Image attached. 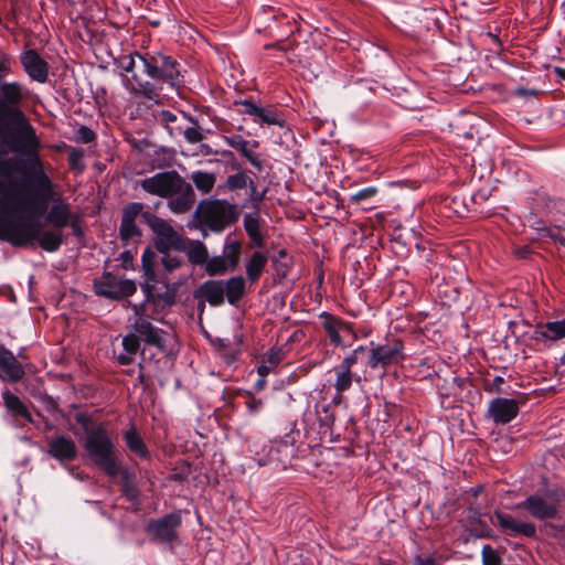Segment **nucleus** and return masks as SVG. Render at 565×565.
I'll use <instances>...</instances> for the list:
<instances>
[{"instance_id":"obj_26","label":"nucleus","mask_w":565,"mask_h":565,"mask_svg":"<svg viewBox=\"0 0 565 565\" xmlns=\"http://www.w3.org/2000/svg\"><path fill=\"white\" fill-rule=\"evenodd\" d=\"M73 215L71 205L58 199L50 207L45 221L54 228L63 231L71 223Z\"/></svg>"},{"instance_id":"obj_57","label":"nucleus","mask_w":565,"mask_h":565,"mask_svg":"<svg viewBox=\"0 0 565 565\" xmlns=\"http://www.w3.org/2000/svg\"><path fill=\"white\" fill-rule=\"evenodd\" d=\"M121 265L125 269L132 266L134 255L130 250H125L120 254Z\"/></svg>"},{"instance_id":"obj_42","label":"nucleus","mask_w":565,"mask_h":565,"mask_svg":"<svg viewBox=\"0 0 565 565\" xmlns=\"http://www.w3.org/2000/svg\"><path fill=\"white\" fill-rule=\"evenodd\" d=\"M481 554L483 565H501V557L490 545H484Z\"/></svg>"},{"instance_id":"obj_19","label":"nucleus","mask_w":565,"mask_h":565,"mask_svg":"<svg viewBox=\"0 0 565 565\" xmlns=\"http://www.w3.org/2000/svg\"><path fill=\"white\" fill-rule=\"evenodd\" d=\"M2 398L8 415L13 419L17 426L22 427L24 423H33V417L28 406L18 395L6 390L2 393Z\"/></svg>"},{"instance_id":"obj_8","label":"nucleus","mask_w":565,"mask_h":565,"mask_svg":"<svg viewBox=\"0 0 565 565\" xmlns=\"http://www.w3.org/2000/svg\"><path fill=\"white\" fill-rule=\"evenodd\" d=\"M143 222L156 235L154 246L158 252H183L186 249V238L182 237L168 221L151 212H145Z\"/></svg>"},{"instance_id":"obj_31","label":"nucleus","mask_w":565,"mask_h":565,"mask_svg":"<svg viewBox=\"0 0 565 565\" xmlns=\"http://www.w3.org/2000/svg\"><path fill=\"white\" fill-rule=\"evenodd\" d=\"M243 225L253 245L258 248H263L266 244V241L263 234L260 233V217L258 216V214H245Z\"/></svg>"},{"instance_id":"obj_64","label":"nucleus","mask_w":565,"mask_h":565,"mask_svg":"<svg viewBox=\"0 0 565 565\" xmlns=\"http://www.w3.org/2000/svg\"><path fill=\"white\" fill-rule=\"evenodd\" d=\"M554 241L556 244L565 248V237L562 235L554 236Z\"/></svg>"},{"instance_id":"obj_55","label":"nucleus","mask_w":565,"mask_h":565,"mask_svg":"<svg viewBox=\"0 0 565 565\" xmlns=\"http://www.w3.org/2000/svg\"><path fill=\"white\" fill-rule=\"evenodd\" d=\"M137 54L139 53L136 52L135 54L127 56L126 61L122 62L121 67L125 72L130 73L134 71V68L136 67V61L138 60Z\"/></svg>"},{"instance_id":"obj_7","label":"nucleus","mask_w":565,"mask_h":565,"mask_svg":"<svg viewBox=\"0 0 565 565\" xmlns=\"http://www.w3.org/2000/svg\"><path fill=\"white\" fill-rule=\"evenodd\" d=\"M142 271L145 282L141 285L146 295V301L163 302L173 305L175 301V291L170 288L166 281L158 279L156 274V265L158 264V255L150 247H147L141 257Z\"/></svg>"},{"instance_id":"obj_13","label":"nucleus","mask_w":565,"mask_h":565,"mask_svg":"<svg viewBox=\"0 0 565 565\" xmlns=\"http://www.w3.org/2000/svg\"><path fill=\"white\" fill-rule=\"evenodd\" d=\"M518 509L529 512L534 519L544 521L555 519L558 514L559 503L556 499L545 498L540 494H531L516 504Z\"/></svg>"},{"instance_id":"obj_51","label":"nucleus","mask_w":565,"mask_h":565,"mask_svg":"<svg viewBox=\"0 0 565 565\" xmlns=\"http://www.w3.org/2000/svg\"><path fill=\"white\" fill-rule=\"evenodd\" d=\"M247 188L249 189V200L253 203H259L265 199V193L257 190V185L254 180H249V185Z\"/></svg>"},{"instance_id":"obj_30","label":"nucleus","mask_w":565,"mask_h":565,"mask_svg":"<svg viewBox=\"0 0 565 565\" xmlns=\"http://www.w3.org/2000/svg\"><path fill=\"white\" fill-rule=\"evenodd\" d=\"M223 287L224 298L235 306L246 294V279L243 276H233L223 280Z\"/></svg>"},{"instance_id":"obj_17","label":"nucleus","mask_w":565,"mask_h":565,"mask_svg":"<svg viewBox=\"0 0 565 565\" xmlns=\"http://www.w3.org/2000/svg\"><path fill=\"white\" fill-rule=\"evenodd\" d=\"M224 141L231 148L237 150L242 157H244L257 171H263L264 162L259 159V156L253 150L258 148L259 142L257 140H246L241 135L225 136Z\"/></svg>"},{"instance_id":"obj_29","label":"nucleus","mask_w":565,"mask_h":565,"mask_svg":"<svg viewBox=\"0 0 565 565\" xmlns=\"http://www.w3.org/2000/svg\"><path fill=\"white\" fill-rule=\"evenodd\" d=\"M122 438L125 440L127 448L132 454H135L141 459H150V451L134 425H131L128 429L122 431Z\"/></svg>"},{"instance_id":"obj_1","label":"nucleus","mask_w":565,"mask_h":565,"mask_svg":"<svg viewBox=\"0 0 565 565\" xmlns=\"http://www.w3.org/2000/svg\"><path fill=\"white\" fill-rule=\"evenodd\" d=\"M26 96L28 92L22 84L18 82L0 83V125L3 129L0 146H8L13 151L34 157L32 161L36 169L32 174V180L36 188V196L43 202L40 211L42 212L53 198L54 191L53 183L43 171L38 157L41 143L35 129L21 110V104Z\"/></svg>"},{"instance_id":"obj_39","label":"nucleus","mask_w":565,"mask_h":565,"mask_svg":"<svg viewBox=\"0 0 565 565\" xmlns=\"http://www.w3.org/2000/svg\"><path fill=\"white\" fill-rule=\"evenodd\" d=\"M84 150L83 149H79V148H70V151H68V166H70V169L77 172V173H82L86 166L84 163Z\"/></svg>"},{"instance_id":"obj_14","label":"nucleus","mask_w":565,"mask_h":565,"mask_svg":"<svg viewBox=\"0 0 565 565\" xmlns=\"http://www.w3.org/2000/svg\"><path fill=\"white\" fill-rule=\"evenodd\" d=\"M132 310L137 316L134 323V329L138 338L141 337L146 344L163 349L160 331L157 328H154L152 323L143 317L146 312L145 303L132 305Z\"/></svg>"},{"instance_id":"obj_5","label":"nucleus","mask_w":565,"mask_h":565,"mask_svg":"<svg viewBox=\"0 0 565 565\" xmlns=\"http://www.w3.org/2000/svg\"><path fill=\"white\" fill-rule=\"evenodd\" d=\"M92 449V462L107 477L115 479L120 476V490L122 495L130 502H136L139 495L137 486L134 482V476L128 469L122 468L117 456L115 443H110L106 437L98 438L97 443H89Z\"/></svg>"},{"instance_id":"obj_37","label":"nucleus","mask_w":565,"mask_h":565,"mask_svg":"<svg viewBox=\"0 0 565 565\" xmlns=\"http://www.w3.org/2000/svg\"><path fill=\"white\" fill-rule=\"evenodd\" d=\"M231 270L230 265L226 264V260L222 255L214 256L212 258L207 257L205 263V271L209 276H221Z\"/></svg>"},{"instance_id":"obj_9","label":"nucleus","mask_w":565,"mask_h":565,"mask_svg":"<svg viewBox=\"0 0 565 565\" xmlns=\"http://www.w3.org/2000/svg\"><path fill=\"white\" fill-rule=\"evenodd\" d=\"M182 519L180 512H171L162 518L150 520L146 533L151 542L172 544L178 539V529Z\"/></svg>"},{"instance_id":"obj_28","label":"nucleus","mask_w":565,"mask_h":565,"mask_svg":"<svg viewBox=\"0 0 565 565\" xmlns=\"http://www.w3.org/2000/svg\"><path fill=\"white\" fill-rule=\"evenodd\" d=\"M268 257L263 252H254L246 260V279L250 285L257 282L265 271Z\"/></svg>"},{"instance_id":"obj_3","label":"nucleus","mask_w":565,"mask_h":565,"mask_svg":"<svg viewBox=\"0 0 565 565\" xmlns=\"http://www.w3.org/2000/svg\"><path fill=\"white\" fill-rule=\"evenodd\" d=\"M137 56L143 73L152 82L145 81L137 74H132L131 78L128 79L127 88L135 96L158 102L164 84L171 88L181 85L180 63L174 57L159 52L137 54Z\"/></svg>"},{"instance_id":"obj_22","label":"nucleus","mask_w":565,"mask_h":565,"mask_svg":"<svg viewBox=\"0 0 565 565\" xmlns=\"http://www.w3.org/2000/svg\"><path fill=\"white\" fill-rule=\"evenodd\" d=\"M494 516L498 525L510 536L523 535L533 537L536 534V526L531 522H518L512 515L495 511Z\"/></svg>"},{"instance_id":"obj_56","label":"nucleus","mask_w":565,"mask_h":565,"mask_svg":"<svg viewBox=\"0 0 565 565\" xmlns=\"http://www.w3.org/2000/svg\"><path fill=\"white\" fill-rule=\"evenodd\" d=\"M358 362V354H355L353 351L345 356L342 362L339 364L341 367L348 369L352 371L353 365Z\"/></svg>"},{"instance_id":"obj_52","label":"nucleus","mask_w":565,"mask_h":565,"mask_svg":"<svg viewBox=\"0 0 565 565\" xmlns=\"http://www.w3.org/2000/svg\"><path fill=\"white\" fill-rule=\"evenodd\" d=\"M12 58L6 53L0 54V75H7L12 72L11 70Z\"/></svg>"},{"instance_id":"obj_48","label":"nucleus","mask_w":565,"mask_h":565,"mask_svg":"<svg viewBox=\"0 0 565 565\" xmlns=\"http://www.w3.org/2000/svg\"><path fill=\"white\" fill-rule=\"evenodd\" d=\"M40 402H41L43 409L51 415H55L61 412L57 402L52 396H50L47 394L41 396Z\"/></svg>"},{"instance_id":"obj_20","label":"nucleus","mask_w":565,"mask_h":565,"mask_svg":"<svg viewBox=\"0 0 565 565\" xmlns=\"http://www.w3.org/2000/svg\"><path fill=\"white\" fill-rule=\"evenodd\" d=\"M25 375L22 364L13 353L0 343V376L10 383L20 382Z\"/></svg>"},{"instance_id":"obj_32","label":"nucleus","mask_w":565,"mask_h":565,"mask_svg":"<svg viewBox=\"0 0 565 565\" xmlns=\"http://www.w3.org/2000/svg\"><path fill=\"white\" fill-rule=\"evenodd\" d=\"M241 252L242 243L236 239H231V237L227 236L223 246L222 256L226 260V264L230 265L231 270H235L237 268L241 259Z\"/></svg>"},{"instance_id":"obj_61","label":"nucleus","mask_w":565,"mask_h":565,"mask_svg":"<svg viewBox=\"0 0 565 565\" xmlns=\"http://www.w3.org/2000/svg\"><path fill=\"white\" fill-rule=\"evenodd\" d=\"M504 383V379L502 376H495L493 379V387L495 390V392L498 393H501L502 390H501V385Z\"/></svg>"},{"instance_id":"obj_24","label":"nucleus","mask_w":565,"mask_h":565,"mask_svg":"<svg viewBox=\"0 0 565 565\" xmlns=\"http://www.w3.org/2000/svg\"><path fill=\"white\" fill-rule=\"evenodd\" d=\"M223 280H206L194 290V298L207 301L213 307H220L224 303Z\"/></svg>"},{"instance_id":"obj_6","label":"nucleus","mask_w":565,"mask_h":565,"mask_svg":"<svg viewBox=\"0 0 565 565\" xmlns=\"http://www.w3.org/2000/svg\"><path fill=\"white\" fill-rule=\"evenodd\" d=\"M195 218L210 231L221 233L237 221L238 211L226 200L205 199L198 204Z\"/></svg>"},{"instance_id":"obj_16","label":"nucleus","mask_w":565,"mask_h":565,"mask_svg":"<svg viewBox=\"0 0 565 565\" xmlns=\"http://www.w3.org/2000/svg\"><path fill=\"white\" fill-rule=\"evenodd\" d=\"M46 452L60 462H71L77 457V447L71 437L57 435L47 440Z\"/></svg>"},{"instance_id":"obj_62","label":"nucleus","mask_w":565,"mask_h":565,"mask_svg":"<svg viewBox=\"0 0 565 565\" xmlns=\"http://www.w3.org/2000/svg\"><path fill=\"white\" fill-rule=\"evenodd\" d=\"M343 401V392H337L335 395L332 398V404L339 405Z\"/></svg>"},{"instance_id":"obj_58","label":"nucleus","mask_w":565,"mask_h":565,"mask_svg":"<svg viewBox=\"0 0 565 565\" xmlns=\"http://www.w3.org/2000/svg\"><path fill=\"white\" fill-rule=\"evenodd\" d=\"M134 354L125 352L117 356V361L120 365H129L134 362Z\"/></svg>"},{"instance_id":"obj_40","label":"nucleus","mask_w":565,"mask_h":565,"mask_svg":"<svg viewBox=\"0 0 565 565\" xmlns=\"http://www.w3.org/2000/svg\"><path fill=\"white\" fill-rule=\"evenodd\" d=\"M256 119H257V121L259 120L262 124L277 125V126L284 125V120L279 118L276 109H273V108L259 107V111L257 113Z\"/></svg>"},{"instance_id":"obj_49","label":"nucleus","mask_w":565,"mask_h":565,"mask_svg":"<svg viewBox=\"0 0 565 565\" xmlns=\"http://www.w3.org/2000/svg\"><path fill=\"white\" fill-rule=\"evenodd\" d=\"M15 171L17 163L12 159H0V178L10 179Z\"/></svg>"},{"instance_id":"obj_60","label":"nucleus","mask_w":565,"mask_h":565,"mask_svg":"<svg viewBox=\"0 0 565 565\" xmlns=\"http://www.w3.org/2000/svg\"><path fill=\"white\" fill-rule=\"evenodd\" d=\"M274 369L265 363V361L262 360V363L257 367V373L259 376L265 377L267 376Z\"/></svg>"},{"instance_id":"obj_46","label":"nucleus","mask_w":565,"mask_h":565,"mask_svg":"<svg viewBox=\"0 0 565 565\" xmlns=\"http://www.w3.org/2000/svg\"><path fill=\"white\" fill-rule=\"evenodd\" d=\"M236 105L241 106L239 109L241 114L249 115L254 117V121H257V113L259 111V106H257L253 100L250 99H244L236 103Z\"/></svg>"},{"instance_id":"obj_47","label":"nucleus","mask_w":565,"mask_h":565,"mask_svg":"<svg viewBox=\"0 0 565 565\" xmlns=\"http://www.w3.org/2000/svg\"><path fill=\"white\" fill-rule=\"evenodd\" d=\"M157 120L161 124H164L166 128L168 129L169 134L172 136L173 135V127L171 126V124H173L174 121H177V115L173 114L172 111L170 110H161L158 116H157Z\"/></svg>"},{"instance_id":"obj_38","label":"nucleus","mask_w":565,"mask_h":565,"mask_svg":"<svg viewBox=\"0 0 565 565\" xmlns=\"http://www.w3.org/2000/svg\"><path fill=\"white\" fill-rule=\"evenodd\" d=\"M161 254L160 263L167 273H171L183 264V257L169 252H159Z\"/></svg>"},{"instance_id":"obj_21","label":"nucleus","mask_w":565,"mask_h":565,"mask_svg":"<svg viewBox=\"0 0 565 565\" xmlns=\"http://www.w3.org/2000/svg\"><path fill=\"white\" fill-rule=\"evenodd\" d=\"M489 414L494 423L508 424L519 414V404L515 399L497 397L491 401Z\"/></svg>"},{"instance_id":"obj_34","label":"nucleus","mask_w":565,"mask_h":565,"mask_svg":"<svg viewBox=\"0 0 565 565\" xmlns=\"http://www.w3.org/2000/svg\"><path fill=\"white\" fill-rule=\"evenodd\" d=\"M289 437H290L289 435H286L285 439L270 441L269 445L264 446V449L268 448V459L267 460L259 459L258 460L259 465H265L267 461H276V460L280 461L281 458H280L279 454L281 452V450L287 449L292 446L294 441H290Z\"/></svg>"},{"instance_id":"obj_2","label":"nucleus","mask_w":565,"mask_h":565,"mask_svg":"<svg viewBox=\"0 0 565 565\" xmlns=\"http://www.w3.org/2000/svg\"><path fill=\"white\" fill-rule=\"evenodd\" d=\"M15 182L10 180L8 186L0 181V193H9ZM0 239L13 246H28L38 242L42 249L54 253L64 242L61 230H43V225L32 217H9L6 215V203L0 201Z\"/></svg>"},{"instance_id":"obj_36","label":"nucleus","mask_w":565,"mask_h":565,"mask_svg":"<svg viewBox=\"0 0 565 565\" xmlns=\"http://www.w3.org/2000/svg\"><path fill=\"white\" fill-rule=\"evenodd\" d=\"M335 374L334 390L335 392H345L352 386L353 373L352 371L337 365L333 367Z\"/></svg>"},{"instance_id":"obj_4","label":"nucleus","mask_w":565,"mask_h":565,"mask_svg":"<svg viewBox=\"0 0 565 565\" xmlns=\"http://www.w3.org/2000/svg\"><path fill=\"white\" fill-rule=\"evenodd\" d=\"M141 189L160 198L169 199L168 207L175 214L190 211L195 202V193L177 171L158 172L152 177L140 180Z\"/></svg>"},{"instance_id":"obj_27","label":"nucleus","mask_w":565,"mask_h":565,"mask_svg":"<svg viewBox=\"0 0 565 565\" xmlns=\"http://www.w3.org/2000/svg\"><path fill=\"white\" fill-rule=\"evenodd\" d=\"M321 318L323 319L322 327L328 334L330 342L337 347L342 345L343 342L340 332L342 330H349V324L342 319L328 312H322Z\"/></svg>"},{"instance_id":"obj_18","label":"nucleus","mask_w":565,"mask_h":565,"mask_svg":"<svg viewBox=\"0 0 565 565\" xmlns=\"http://www.w3.org/2000/svg\"><path fill=\"white\" fill-rule=\"evenodd\" d=\"M24 72L32 81L45 83L49 76V64L35 50H28L21 55Z\"/></svg>"},{"instance_id":"obj_43","label":"nucleus","mask_w":565,"mask_h":565,"mask_svg":"<svg viewBox=\"0 0 565 565\" xmlns=\"http://www.w3.org/2000/svg\"><path fill=\"white\" fill-rule=\"evenodd\" d=\"M122 348L125 352L136 354L140 348L139 338L136 333H129L122 338Z\"/></svg>"},{"instance_id":"obj_15","label":"nucleus","mask_w":565,"mask_h":565,"mask_svg":"<svg viewBox=\"0 0 565 565\" xmlns=\"http://www.w3.org/2000/svg\"><path fill=\"white\" fill-rule=\"evenodd\" d=\"M531 339L544 347H551V344L565 339V318L536 323Z\"/></svg>"},{"instance_id":"obj_41","label":"nucleus","mask_w":565,"mask_h":565,"mask_svg":"<svg viewBox=\"0 0 565 565\" xmlns=\"http://www.w3.org/2000/svg\"><path fill=\"white\" fill-rule=\"evenodd\" d=\"M285 359V352L281 348L273 347L263 356V361L275 369Z\"/></svg>"},{"instance_id":"obj_10","label":"nucleus","mask_w":565,"mask_h":565,"mask_svg":"<svg viewBox=\"0 0 565 565\" xmlns=\"http://www.w3.org/2000/svg\"><path fill=\"white\" fill-rule=\"evenodd\" d=\"M95 294L111 300H121L132 296L136 290V284L130 279H119L111 273H104L99 279L94 281Z\"/></svg>"},{"instance_id":"obj_12","label":"nucleus","mask_w":565,"mask_h":565,"mask_svg":"<svg viewBox=\"0 0 565 565\" xmlns=\"http://www.w3.org/2000/svg\"><path fill=\"white\" fill-rule=\"evenodd\" d=\"M145 204L141 202H131L126 204L121 211V221L119 225V238L125 246L137 244L141 241L142 232L137 226L138 216L143 218Z\"/></svg>"},{"instance_id":"obj_50","label":"nucleus","mask_w":565,"mask_h":565,"mask_svg":"<svg viewBox=\"0 0 565 565\" xmlns=\"http://www.w3.org/2000/svg\"><path fill=\"white\" fill-rule=\"evenodd\" d=\"M185 140L190 143H198L203 140L204 136L198 127H189L183 131Z\"/></svg>"},{"instance_id":"obj_33","label":"nucleus","mask_w":565,"mask_h":565,"mask_svg":"<svg viewBox=\"0 0 565 565\" xmlns=\"http://www.w3.org/2000/svg\"><path fill=\"white\" fill-rule=\"evenodd\" d=\"M189 260L194 265H205L209 252L206 246L200 241L189 242L186 239V249Z\"/></svg>"},{"instance_id":"obj_45","label":"nucleus","mask_w":565,"mask_h":565,"mask_svg":"<svg viewBox=\"0 0 565 565\" xmlns=\"http://www.w3.org/2000/svg\"><path fill=\"white\" fill-rule=\"evenodd\" d=\"M96 134L88 126L82 125L76 131V141L82 143H90L95 141Z\"/></svg>"},{"instance_id":"obj_23","label":"nucleus","mask_w":565,"mask_h":565,"mask_svg":"<svg viewBox=\"0 0 565 565\" xmlns=\"http://www.w3.org/2000/svg\"><path fill=\"white\" fill-rule=\"evenodd\" d=\"M76 422L83 427L86 438L84 443V448L87 452V456L89 460L92 461V449L89 447V443L93 440V443H97L98 438L106 437L110 443H114L113 438L110 437L107 429L102 425H97L95 427H90L93 419L92 416L87 413H77L75 415Z\"/></svg>"},{"instance_id":"obj_53","label":"nucleus","mask_w":565,"mask_h":565,"mask_svg":"<svg viewBox=\"0 0 565 565\" xmlns=\"http://www.w3.org/2000/svg\"><path fill=\"white\" fill-rule=\"evenodd\" d=\"M68 226L72 228V233L74 236L78 238H82L84 236V231L82 228L81 220L77 214L74 213L71 223H68Z\"/></svg>"},{"instance_id":"obj_59","label":"nucleus","mask_w":565,"mask_h":565,"mask_svg":"<svg viewBox=\"0 0 565 565\" xmlns=\"http://www.w3.org/2000/svg\"><path fill=\"white\" fill-rule=\"evenodd\" d=\"M535 90L533 89H526V88H523V87H518L513 90V95L514 96H518V97H531V96H534L535 95Z\"/></svg>"},{"instance_id":"obj_54","label":"nucleus","mask_w":565,"mask_h":565,"mask_svg":"<svg viewBox=\"0 0 565 565\" xmlns=\"http://www.w3.org/2000/svg\"><path fill=\"white\" fill-rule=\"evenodd\" d=\"M246 407H247L249 414L254 415V414H256L257 412H259L262 409L263 402H262V399H257L255 397H250L246 402Z\"/></svg>"},{"instance_id":"obj_11","label":"nucleus","mask_w":565,"mask_h":565,"mask_svg":"<svg viewBox=\"0 0 565 565\" xmlns=\"http://www.w3.org/2000/svg\"><path fill=\"white\" fill-rule=\"evenodd\" d=\"M404 344L399 339H392L384 344L372 347L367 360V366L372 370L382 369L399 363L404 360Z\"/></svg>"},{"instance_id":"obj_63","label":"nucleus","mask_w":565,"mask_h":565,"mask_svg":"<svg viewBox=\"0 0 565 565\" xmlns=\"http://www.w3.org/2000/svg\"><path fill=\"white\" fill-rule=\"evenodd\" d=\"M486 200H487V195L482 192H478L472 196V201L476 203H479V202L486 201Z\"/></svg>"},{"instance_id":"obj_35","label":"nucleus","mask_w":565,"mask_h":565,"mask_svg":"<svg viewBox=\"0 0 565 565\" xmlns=\"http://www.w3.org/2000/svg\"><path fill=\"white\" fill-rule=\"evenodd\" d=\"M191 180L199 191L210 193L215 184L216 177L213 173L194 171L191 174Z\"/></svg>"},{"instance_id":"obj_44","label":"nucleus","mask_w":565,"mask_h":565,"mask_svg":"<svg viewBox=\"0 0 565 565\" xmlns=\"http://www.w3.org/2000/svg\"><path fill=\"white\" fill-rule=\"evenodd\" d=\"M377 193V189L375 186H367L355 194L351 195L350 202L354 204H360L362 201L369 200L373 198Z\"/></svg>"},{"instance_id":"obj_25","label":"nucleus","mask_w":565,"mask_h":565,"mask_svg":"<svg viewBox=\"0 0 565 565\" xmlns=\"http://www.w3.org/2000/svg\"><path fill=\"white\" fill-rule=\"evenodd\" d=\"M221 156L223 159L231 162L233 170H237L236 173L227 177L225 188L230 191H238L247 188L252 179L247 175V172L242 168L241 163L236 161L234 153L230 150H223Z\"/></svg>"}]
</instances>
